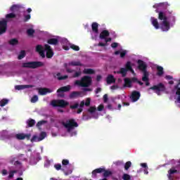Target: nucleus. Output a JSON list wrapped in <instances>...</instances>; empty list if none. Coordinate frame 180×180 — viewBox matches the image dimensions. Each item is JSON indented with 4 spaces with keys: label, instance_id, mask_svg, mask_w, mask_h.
Here are the masks:
<instances>
[{
    "label": "nucleus",
    "instance_id": "nucleus-22",
    "mask_svg": "<svg viewBox=\"0 0 180 180\" xmlns=\"http://www.w3.org/2000/svg\"><path fill=\"white\" fill-rule=\"evenodd\" d=\"M33 85L32 84H25V85H16L15 86V89H17L18 91H20V89H29V88H33Z\"/></svg>",
    "mask_w": 180,
    "mask_h": 180
},
{
    "label": "nucleus",
    "instance_id": "nucleus-58",
    "mask_svg": "<svg viewBox=\"0 0 180 180\" xmlns=\"http://www.w3.org/2000/svg\"><path fill=\"white\" fill-rule=\"evenodd\" d=\"M13 165H15V167H18V165H22V162H19V160H16L14 162Z\"/></svg>",
    "mask_w": 180,
    "mask_h": 180
},
{
    "label": "nucleus",
    "instance_id": "nucleus-6",
    "mask_svg": "<svg viewBox=\"0 0 180 180\" xmlns=\"http://www.w3.org/2000/svg\"><path fill=\"white\" fill-rule=\"evenodd\" d=\"M51 105L52 106H53L54 108H67V106H68V105H70V103H68V101H65V100H53L51 101Z\"/></svg>",
    "mask_w": 180,
    "mask_h": 180
},
{
    "label": "nucleus",
    "instance_id": "nucleus-63",
    "mask_svg": "<svg viewBox=\"0 0 180 180\" xmlns=\"http://www.w3.org/2000/svg\"><path fill=\"white\" fill-rule=\"evenodd\" d=\"M108 94H105L103 96V101H104L105 103H106V102H108Z\"/></svg>",
    "mask_w": 180,
    "mask_h": 180
},
{
    "label": "nucleus",
    "instance_id": "nucleus-10",
    "mask_svg": "<svg viewBox=\"0 0 180 180\" xmlns=\"http://www.w3.org/2000/svg\"><path fill=\"white\" fill-rule=\"evenodd\" d=\"M137 63L139 70L143 72V75H144V74H148V72H147V65H146V63L140 59L138 60Z\"/></svg>",
    "mask_w": 180,
    "mask_h": 180
},
{
    "label": "nucleus",
    "instance_id": "nucleus-35",
    "mask_svg": "<svg viewBox=\"0 0 180 180\" xmlns=\"http://www.w3.org/2000/svg\"><path fill=\"white\" fill-rule=\"evenodd\" d=\"M56 77H58V79L59 81H63V80L67 79V78H68V75L61 76V73H60V72L56 74Z\"/></svg>",
    "mask_w": 180,
    "mask_h": 180
},
{
    "label": "nucleus",
    "instance_id": "nucleus-2",
    "mask_svg": "<svg viewBox=\"0 0 180 180\" xmlns=\"http://www.w3.org/2000/svg\"><path fill=\"white\" fill-rule=\"evenodd\" d=\"M63 65L65 69L66 70V72H68V74H72V72H74V71L75 70L70 68V67H82L84 66V64H82L79 60H72L71 62H69L68 63H64Z\"/></svg>",
    "mask_w": 180,
    "mask_h": 180
},
{
    "label": "nucleus",
    "instance_id": "nucleus-25",
    "mask_svg": "<svg viewBox=\"0 0 180 180\" xmlns=\"http://www.w3.org/2000/svg\"><path fill=\"white\" fill-rule=\"evenodd\" d=\"M180 83H178L176 85L174 86V89H176V95H178L177 96V103H180V87H179Z\"/></svg>",
    "mask_w": 180,
    "mask_h": 180
},
{
    "label": "nucleus",
    "instance_id": "nucleus-43",
    "mask_svg": "<svg viewBox=\"0 0 180 180\" xmlns=\"http://www.w3.org/2000/svg\"><path fill=\"white\" fill-rule=\"evenodd\" d=\"M70 49H72V50H74L75 51H79V46L75 44H72L70 46Z\"/></svg>",
    "mask_w": 180,
    "mask_h": 180
},
{
    "label": "nucleus",
    "instance_id": "nucleus-51",
    "mask_svg": "<svg viewBox=\"0 0 180 180\" xmlns=\"http://www.w3.org/2000/svg\"><path fill=\"white\" fill-rule=\"evenodd\" d=\"M68 164H70V160H68L67 159H63L62 160V165H68Z\"/></svg>",
    "mask_w": 180,
    "mask_h": 180
},
{
    "label": "nucleus",
    "instance_id": "nucleus-19",
    "mask_svg": "<svg viewBox=\"0 0 180 180\" xmlns=\"http://www.w3.org/2000/svg\"><path fill=\"white\" fill-rule=\"evenodd\" d=\"M70 90H71L70 85L62 86L57 90V94H61V92H68Z\"/></svg>",
    "mask_w": 180,
    "mask_h": 180
},
{
    "label": "nucleus",
    "instance_id": "nucleus-20",
    "mask_svg": "<svg viewBox=\"0 0 180 180\" xmlns=\"http://www.w3.org/2000/svg\"><path fill=\"white\" fill-rule=\"evenodd\" d=\"M91 30L93 33L98 34L99 33V24L98 22H93L91 24Z\"/></svg>",
    "mask_w": 180,
    "mask_h": 180
},
{
    "label": "nucleus",
    "instance_id": "nucleus-39",
    "mask_svg": "<svg viewBox=\"0 0 180 180\" xmlns=\"http://www.w3.org/2000/svg\"><path fill=\"white\" fill-rule=\"evenodd\" d=\"M15 18H16V15L13 13L6 15V19H15Z\"/></svg>",
    "mask_w": 180,
    "mask_h": 180
},
{
    "label": "nucleus",
    "instance_id": "nucleus-42",
    "mask_svg": "<svg viewBox=\"0 0 180 180\" xmlns=\"http://www.w3.org/2000/svg\"><path fill=\"white\" fill-rule=\"evenodd\" d=\"M79 107V104L78 103H75L74 105H71L70 106V108L72 110H75V109H78Z\"/></svg>",
    "mask_w": 180,
    "mask_h": 180
},
{
    "label": "nucleus",
    "instance_id": "nucleus-41",
    "mask_svg": "<svg viewBox=\"0 0 180 180\" xmlns=\"http://www.w3.org/2000/svg\"><path fill=\"white\" fill-rule=\"evenodd\" d=\"M19 43V41L16 39H12L9 41V44L11 46H15V44H18Z\"/></svg>",
    "mask_w": 180,
    "mask_h": 180
},
{
    "label": "nucleus",
    "instance_id": "nucleus-8",
    "mask_svg": "<svg viewBox=\"0 0 180 180\" xmlns=\"http://www.w3.org/2000/svg\"><path fill=\"white\" fill-rule=\"evenodd\" d=\"M63 126L68 130H72L74 127H78V123L75 122V120L71 119L63 124Z\"/></svg>",
    "mask_w": 180,
    "mask_h": 180
},
{
    "label": "nucleus",
    "instance_id": "nucleus-9",
    "mask_svg": "<svg viewBox=\"0 0 180 180\" xmlns=\"http://www.w3.org/2000/svg\"><path fill=\"white\" fill-rule=\"evenodd\" d=\"M8 29V20L2 19L0 20V35L4 34V33H6V30Z\"/></svg>",
    "mask_w": 180,
    "mask_h": 180
},
{
    "label": "nucleus",
    "instance_id": "nucleus-32",
    "mask_svg": "<svg viewBox=\"0 0 180 180\" xmlns=\"http://www.w3.org/2000/svg\"><path fill=\"white\" fill-rule=\"evenodd\" d=\"M27 127H33V126L36 124V121L33 119H29L27 121Z\"/></svg>",
    "mask_w": 180,
    "mask_h": 180
},
{
    "label": "nucleus",
    "instance_id": "nucleus-36",
    "mask_svg": "<svg viewBox=\"0 0 180 180\" xmlns=\"http://www.w3.org/2000/svg\"><path fill=\"white\" fill-rule=\"evenodd\" d=\"M34 33H35V31H34V30H33L32 28H30V29L27 30V34L30 37H33Z\"/></svg>",
    "mask_w": 180,
    "mask_h": 180
},
{
    "label": "nucleus",
    "instance_id": "nucleus-1",
    "mask_svg": "<svg viewBox=\"0 0 180 180\" xmlns=\"http://www.w3.org/2000/svg\"><path fill=\"white\" fill-rule=\"evenodd\" d=\"M75 85L82 86V88H88L92 85V77L89 76H84L82 77L81 80H76L75 82Z\"/></svg>",
    "mask_w": 180,
    "mask_h": 180
},
{
    "label": "nucleus",
    "instance_id": "nucleus-18",
    "mask_svg": "<svg viewBox=\"0 0 180 180\" xmlns=\"http://www.w3.org/2000/svg\"><path fill=\"white\" fill-rule=\"evenodd\" d=\"M109 36H110V32H109L108 30H104L100 33L99 39H101V40H105V39L109 37Z\"/></svg>",
    "mask_w": 180,
    "mask_h": 180
},
{
    "label": "nucleus",
    "instance_id": "nucleus-31",
    "mask_svg": "<svg viewBox=\"0 0 180 180\" xmlns=\"http://www.w3.org/2000/svg\"><path fill=\"white\" fill-rule=\"evenodd\" d=\"M124 86H127L128 88H131V80L129 78H125L124 79Z\"/></svg>",
    "mask_w": 180,
    "mask_h": 180
},
{
    "label": "nucleus",
    "instance_id": "nucleus-50",
    "mask_svg": "<svg viewBox=\"0 0 180 180\" xmlns=\"http://www.w3.org/2000/svg\"><path fill=\"white\" fill-rule=\"evenodd\" d=\"M46 123L45 120L39 121L37 123V127H40L42 124H44Z\"/></svg>",
    "mask_w": 180,
    "mask_h": 180
},
{
    "label": "nucleus",
    "instance_id": "nucleus-28",
    "mask_svg": "<svg viewBox=\"0 0 180 180\" xmlns=\"http://www.w3.org/2000/svg\"><path fill=\"white\" fill-rule=\"evenodd\" d=\"M148 75H149L148 74L145 73L142 77V81H143V82H146V86H150V82H148L149 81Z\"/></svg>",
    "mask_w": 180,
    "mask_h": 180
},
{
    "label": "nucleus",
    "instance_id": "nucleus-53",
    "mask_svg": "<svg viewBox=\"0 0 180 180\" xmlns=\"http://www.w3.org/2000/svg\"><path fill=\"white\" fill-rule=\"evenodd\" d=\"M103 109H105V106H103V104H101V105L97 108V110H98V112H102V110H103Z\"/></svg>",
    "mask_w": 180,
    "mask_h": 180
},
{
    "label": "nucleus",
    "instance_id": "nucleus-11",
    "mask_svg": "<svg viewBox=\"0 0 180 180\" xmlns=\"http://www.w3.org/2000/svg\"><path fill=\"white\" fill-rule=\"evenodd\" d=\"M44 50L46 52V58H53V56H54V52L51 49V46L49 44L44 45Z\"/></svg>",
    "mask_w": 180,
    "mask_h": 180
},
{
    "label": "nucleus",
    "instance_id": "nucleus-47",
    "mask_svg": "<svg viewBox=\"0 0 180 180\" xmlns=\"http://www.w3.org/2000/svg\"><path fill=\"white\" fill-rule=\"evenodd\" d=\"M54 168L56 171H60L61 169V164H56L54 165Z\"/></svg>",
    "mask_w": 180,
    "mask_h": 180
},
{
    "label": "nucleus",
    "instance_id": "nucleus-13",
    "mask_svg": "<svg viewBox=\"0 0 180 180\" xmlns=\"http://www.w3.org/2000/svg\"><path fill=\"white\" fill-rule=\"evenodd\" d=\"M30 137H32V134H30L20 133L15 134V139H17V140H25V139L30 140Z\"/></svg>",
    "mask_w": 180,
    "mask_h": 180
},
{
    "label": "nucleus",
    "instance_id": "nucleus-24",
    "mask_svg": "<svg viewBox=\"0 0 180 180\" xmlns=\"http://www.w3.org/2000/svg\"><path fill=\"white\" fill-rule=\"evenodd\" d=\"M106 82L108 85H110V84H115V82H116V79L113 75H109L106 78Z\"/></svg>",
    "mask_w": 180,
    "mask_h": 180
},
{
    "label": "nucleus",
    "instance_id": "nucleus-29",
    "mask_svg": "<svg viewBox=\"0 0 180 180\" xmlns=\"http://www.w3.org/2000/svg\"><path fill=\"white\" fill-rule=\"evenodd\" d=\"M157 70H158L157 75H158V77H161L162 75H164V68H162V66H158Z\"/></svg>",
    "mask_w": 180,
    "mask_h": 180
},
{
    "label": "nucleus",
    "instance_id": "nucleus-38",
    "mask_svg": "<svg viewBox=\"0 0 180 180\" xmlns=\"http://www.w3.org/2000/svg\"><path fill=\"white\" fill-rule=\"evenodd\" d=\"M26 57V51H21L20 54L18 55V60H22V58H25Z\"/></svg>",
    "mask_w": 180,
    "mask_h": 180
},
{
    "label": "nucleus",
    "instance_id": "nucleus-46",
    "mask_svg": "<svg viewBox=\"0 0 180 180\" xmlns=\"http://www.w3.org/2000/svg\"><path fill=\"white\" fill-rule=\"evenodd\" d=\"M122 179L123 180H130V179H131V177L128 174H124L122 176Z\"/></svg>",
    "mask_w": 180,
    "mask_h": 180
},
{
    "label": "nucleus",
    "instance_id": "nucleus-26",
    "mask_svg": "<svg viewBox=\"0 0 180 180\" xmlns=\"http://www.w3.org/2000/svg\"><path fill=\"white\" fill-rule=\"evenodd\" d=\"M81 94H82V92L81 91H72L70 94L69 98L70 99H75V98H78V96H81Z\"/></svg>",
    "mask_w": 180,
    "mask_h": 180
},
{
    "label": "nucleus",
    "instance_id": "nucleus-30",
    "mask_svg": "<svg viewBox=\"0 0 180 180\" xmlns=\"http://www.w3.org/2000/svg\"><path fill=\"white\" fill-rule=\"evenodd\" d=\"M9 103V99L8 98H3L1 101H0V106L1 108H4V106H6Z\"/></svg>",
    "mask_w": 180,
    "mask_h": 180
},
{
    "label": "nucleus",
    "instance_id": "nucleus-61",
    "mask_svg": "<svg viewBox=\"0 0 180 180\" xmlns=\"http://www.w3.org/2000/svg\"><path fill=\"white\" fill-rule=\"evenodd\" d=\"M169 18L172 23H175V16L172 15L169 16Z\"/></svg>",
    "mask_w": 180,
    "mask_h": 180
},
{
    "label": "nucleus",
    "instance_id": "nucleus-12",
    "mask_svg": "<svg viewBox=\"0 0 180 180\" xmlns=\"http://www.w3.org/2000/svg\"><path fill=\"white\" fill-rule=\"evenodd\" d=\"M47 134L44 131H42L41 132L39 137H37V136H33L31 139V142L34 143V141H41V140H44Z\"/></svg>",
    "mask_w": 180,
    "mask_h": 180
},
{
    "label": "nucleus",
    "instance_id": "nucleus-64",
    "mask_svg": "<svg viewBox=\"0 0 180 180\" xmlns=\"http://www.w3.org/2000/svg\"><path fill=\"white\" fill-rule=\"evenodd\" d=\"M84 106H85V101H81V103L79 104V108L82 109V108H84Z\"/></svg>",
    "mask_w": 180,
    "mask_h": 180
},
{
    "label": "nucleus",
    "instance_id": "nucleus-45",
    "mask_svg": "<svg viewBox=\"0 0 180 180\" xmlns=\"http://www.w3.org/2000/svg\"><path fill=\"white\" fill-rule=\"evenodd\" d=\"M39 101V96L37 95H34L32 98H31V102L32 103H36Z\"/></svg>",
    "mask_w": 180,
    "mask_h": 180
},
{
    "label": "nucleus",
    "instance_id": "nucleus-17",
    "mask_svg": "<svg viewBox=\"0 0 180 180\" xmlns=\"http://www.w3.org/2000/svg\"><path fill=\"white\" fill-rule=\"evenodd\" d=\"M155 12H156V13H158V19L160 20H163V22L168 20V17L167 16V14H165V12H163V11L158 12V10H156Z\"/></svg>",
    "mask_w": 180,
    "mask_h": 180
},
{
    "label": "nucleus",
    "instance_id": "nucleus-60",
    "mask_svg": "<svg viewBox=\"0 0 180 180\" xmlns=\"http://www.w3.org/2000/svg\"><path fill=\"white\" fill-rule=\"evenodd\" d=\"M104 40H105L106 44H108V43L112 41V38H110V37H106Z\"/></svg>",
    "mask_w": 180,
    "mask_h": 180
},
{
    "label": "nucleus",
    "instance_id": "nucleus-48",
    "mask_svg": "<svg viewBox=\"0 0 180 180\" xmlns=\"http://www.w3.org/2000/svg\"><path fill=\"white\" fill-rule=\"evenodd\" d=\"M30 18H32L30 14L25 15L24 16V22H27V20H30Z\"/></svg>",
    "mask_w": 180,
    "mask_h": 180
},
{
    "label": "nucleus",
    "instance_id": "nucleus-33",
    "mask_svg": "<svg viewBox=\"0 0 180 180\" xmlns=\"http://www.w3.org/2000/svg\"><path fill=\"white\" fill-rule=\"evenodd\" d=\"M73 72H75L72 75V78H78L79 77H81V75H82V72H81V69H79L78 71H74Z\"/></svg>",
    "mask_w": 180,
    "mask_h": 180
},
{
    "label": "nucleus",
    "instance_id": "nucleus-44",
    "mask_svg": "<svg viewBox=\"0 0 180 180\" xmlns=\"http://www.w3.org/2000/svg\"><path fill=\"white\" fill-rule=\"evenodd\" d=\"M130 167H131V162L128 161L124 165V169H126V171H127V169H129V168H130Z\"/></svg>",
    "mask_w": 180,
    "mask_h": 180
},
{
    "label": "nucleus",
    "instance_id": "nucleus-3",
    "mask_svg": "<svg viewBox=\"0 0 180 180\" xmlns=\"http://www.w3.org/2000/svg\"><path fill=\"white\" fill-rule=\"evenodd\" d=\"M102 172H103V176L104 178H108V176H111V175H112V172L110 170H106L105 169V168H98L92 171L91 174H92V178H96L97 174H102Z\"/></svg>",
    "mask_w": 180,
    "mask_h": 180
},
{
    "label": "nucleus",
    "instance_id": "nucleus-59",
    "mask_svg": "<svg viewBox=\"0 0 180 180\" xmlns=\"http://www.w3.org/2000/svg\"><path fill=\"white\" fill-rule=\"evenodd\" d=\"M98 46L99 47H105V46H108L106 43H102V42H99Z\"/></svg>",
    "mask_w": 180,
    "mask_h": 180
},
{
    "label": "nucleus",
    "instance_id": "nucleus-14",
    "mask_svg": "<svg viewBox=\"0 0 180 180\" xmlns=\"http://www.w3.org/2000/svg\"><path fill=\"white\" fill-rule=\"evenodd\" d=\"M160 29H162V32H168V30L171 29V27L169 26V22H168V20L166 21H162L161 22Z\"/></svg>",
    "mask_w": 180,
    "mask_h": 180
},
{
    "label": "nucleus",
    "instance_id": "nucleus-62",
    "mask_svg": "<svg viewBox=\"0 0 180 180\" xmlns=\"http://www.w3.org/2000/svg\"><path fill=\"white\" fill-rule=\"evenodd\" d=\"M126 56V51H123L122 52L120 53V57L121 58H124V57Z\"/></svg>",
    "mask_w": 180,
    "mask_h": 180
},
{
    "label": "nucleus",
    "instance_id": "nucleus-27",
    "mask_svg": "<svg viewBox=\"0 0 180 180\" xmlns=\"http://www.w3.org/2000/svg\"><path fill=\"white\" fill-rule=\"evenodd\" d=\"M48 44H51L53 46H57L58 44V39L56 38H51L47 41Z\"/></svg>",
    "mask_w": 180,
    "mask_h": 180
},
{
    "label": "nucleus",
    "instance_id": "nucleus-49",
    "mask_svg": "<svg viewBox=\"0 0 180 180\" xmlns=\"http://www.w3.org/2000/svg\"><path fill=\"white\" fill-rule=\"evenodd\" d=\"M15 174H16V170H13L11 172H10L9 175H8L9 179H11V178H12L15 175Z\"/></svg>",
    "mask_w": 180,
    "mask_h": 180
},
{
    "label": "nucleus",
    "instance_id": "nucleus-54",
    "mask_svg": "<svg viewBox=\"0 0 180 180\" xmlns=\"http://www.w3.org/2000/svg\"><path fill=\"white\" fill-rule=\"evenodd\" d=\"M85 106H89L91 105V98H88L84 103Z\"/></svg>",
    "mask_w": 180,
    "mask_h": 180
},
{
    "label": "nucleus",
    "instance_id": "nucleus-5",
    "mask_svg": "<svg viewBox=\"0 0 180 180\" xmlns=\"http://www.w3.org/2000/svg\"><path fill=\"white\" fill-rule=\"evenodd\" d=\"M149 89L151 91H154L157 95H161V92H165L167 88L165 85L162 83H158L156 85H153V86L150 87Z\"/></svg>",
    "mask_w": 180,
    "mask_h": 180
},
{
    "label": "nucleus",
    "instance_id": "nucleus-57",
    "mask_svg": "<svg viewBox=\"0 0 180 180\" xmlns=\"http://www.w3.org/2000/svg\"><path fill=\"white\" fill-rule=\"evenodd\" d=\"M15 161H16V158H11L10 159L9 162H10V164L13 165V164H15Z\"/></svg>",
    "mask_w": 180,
    "mask_h": 180
},
{
    "label": "nucleus",
    "instance_id": "nucleus-34",
    "mask_svg": "<svg viewBox=\"0 0 180 180\" xmlns=\"http://www.w3.org/2000/svg\"><path fill=\"white\" fill-rule=\"evenodd\" d=\"M83 72L84 74L92 75V74H95V70H94V69L87 68V69H84Z\"/></svg>",
    "mask_w": 180,
    "mask_h": 180
},
{
    "label": "nucleus",
    "instance_id": "nucleus-7",
    "mask_svg": "<svg viewBox=\"0 0 180 180\" xmlns=\"http://www.w3.org/2000/svg\"><path fill=\"white\" fill-rule=\"evenodd\" d=\"M131 62L127 61L125 64V68H121L120 69L119 72H117V74H121L123 77H126L127 75V71L129 70H131Z\"/></svg>",
    "mask_w": 180,
    "mask_h": 180
},
{
    "label": "nucleus",
    "instance_id": "nucleus-16",
    "mask_svg": "<svg viewBox=\"0 0 180 180\" xmlns=\"http://www.w3.org/2000/svg\"><path fill=\"white\" fill-rule=\"evenodd\" d=\"M53 92V90L49 89V88H39L38 89V94L39 95H41L42 96L44 95H47V94H51Z\"/></svg>",
    "mask_w": 180,
    "mask_h": 180
},
{
    "label": "nucleus",
    "instance_id": "nucleus-56",
    "mask_svg": "<svg viewBox=\"0 0 180 180\" xmlns=\"http://www.w3.org/2000/svg\"><path fill=\"white\" fill-rule=\"evenodd\" d=\"M119 46V44L117 42H114L111 44L112 49H116Z\"/></svg>",
    "mask_w": 180,
    "mask_h": 180
},
{
    "label": "nucleus",
    "instance_id": "nucleus-21",
    "mask_svg": "<svg viewBox=\"0 0 180 180\" xmlns=\"http://www.w3.org/2000/svg\"><path fill=\"white\" fill-rule=\"evenodd\" d=\"M150 22L155 29L158 30L160 29V24L158 23V20L154 17L150 18Z\"/></svg>",
    "mask_w": 180,
    "mask_h": 180
},
{
    "label": "nucleus",
    "instance_id": "nucleus-40",
    "mask_svg": "<svg viewBox=\"0 0 180 180\" xmlns=\"http://www.w3.org/2000/svg\"><path fill=\"white\" fill-rule=\"evenodd\" d=\"M44 51V48H43V46L39 45V44L37 45V46H36V52L37 53H40Z\"/></svg>",
    "mask_w": 180,
    "mask_h": 180
},
{
    "label": "nucleus",
    "instance_id": "nucleus-55",
    "mask_svg": "<svg viewBox=\"0 0 180 180\" xmlns=\"http://www.w3.org/2000/svg\"><path fill=\"white\" fill-rule=\"evenodd\" d=\"M44 51H46V50H44L41 52H38L39 56H41L42 58H46V54L44 53Z\"/></svg>",
    "mask_w": 180,
    "mask_h": 180
},
{
    "label": "nucleus",
    "instance_id": "nucleus-4",
    "mask_svg": "<svg viewBox=\"0 0 180 180\" xmlns=\"http://www.w3.org/2000/svg\"><path fill=\"white\" fill-rule=\"evenodd\" d=\"M43 65H44V63H43V62L32 61V62H27V63H22V68H32V69L34 70L36 68L43 67Z\"/></svg>",
    "mask_w": 180,
    "mask_h": 180
},
{
    "label": "nucleus",
    "instance_id": "nucleus-23",
    "mask_svg": "<svg viewBox=\"0 0 180 180\" xmlns=\"http://www.w3.org/2000/svg\"><path fill=\"white\" fill-rule=\"evenodd\" d=\"M22 9V6L19 4H13L11 8V12H19Z\"/></svg>",
    "mask_w": 180,
    "mask_h": 180
},
{
    "label": "nucleus",
    "instance_id": "nucleus-52",
    "mask_svg": "<svg viewBox=\"0 0 180 180\" xmlns=\"http://www.w3.org/2000/svg\"><path fill=\"white\" fill-rule=\"evenodd\" d=\"M176 172H178V170H176V169H170L169 170V175H172V174H176Z\"/></svg>",
    "mask_w": 180,
    "mask_h": 180
},
{
    "label": "nucleus",
    "instance_id": "nucleus-15",
    "mask_svg": "<svg viewBox=\"0 0 180 180\" xmlns=\"http://www.w3.org/2000/svg\"><path fill=\"white\" fill-rule=\"evenodd\" d=\"M140 96H141V94H140L139 91H134L131 93V99L132 102H137V101H139V99H140Z\"/></svg>",
    "mask_w": 180,
    "mask_h": 180
},
{
    "label": "nucleus",
    "instance_id": "nucleus-37",
    "mask_svg": "<svg viewBox=\"0 0 180 180\" xmlns=\"http://www.w3.org/2000/svg\"><path fill=\"white\" fill-rule=\"evenodd\" d=\"M87 112H89V113H91V115L95 113L96 112V107L95 106H91L90 107L88 110Z\"/></svg>",
    "mask_w": 180,
    "mask_h": 180
}]
</instances>
